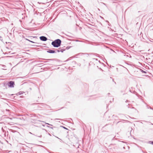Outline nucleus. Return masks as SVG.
Returning <instances> with one entry per match:
<instances>
[{
  "label": "nucleus",
  "instance_id": "f257e3e1",
  "mask_svg": "<svg viewBox=\"0 0 153 153\" xmlns=\"http://www.w3.org/2000/svg\"><path fill=\"white\" fill-rule=\"evenodd\" d=\"M61 43V40L60 39H57L53 41L51 43V45L54 47L57 48L60 46Z\"/></svg>",
  "mask_w": 153,
  "mask_h": 153
},
{
  "label": "nucleus",
  "instance_id": "f03ea898",
  "mask_svg": "<svg viewBox=\"0 0 153 153\" xmlns=\"http://www.w3.org/2000/svg\"><path fill=\"white\" fill-rule=\"evenodd\" d=\"M14 82L13 81H10L8 83V86L10 88H13L14 87Z\"/></svg>",
  "mask_w": 153,
  "mask_h": 153
},
{
  "label": "nucleus",
  "instance_id": "7ed1b4c3",
  "mask_svg": "<svg viewBox=\"0 0 153 153\" xmlns=\"http://www.w3.org/2000/svg\"><path fill=\"white\" fill-rule=\"evenodd\" d=\"M39 38L42 41H45L48 39L46 37L43 36H40Z\"/></svg>",
  "mask_w": 153,
  "mask_h": 153
},
{
  "label": "nucleus",
  "instance_id": "20e7f679",
  "mask_svg": "<svg viewBox=\"0 0 153 153\" xmlns=\"http://www.w3.org/2000/svg\"><path fill=\"white\" fill-rule=\"evenodd\" d=\"M47 52L49 53H56V51L54 50L49 49L47 51Z\"/></svg>",
  "mask_w": 153,
  "mask_h": 153
},
{
  "label": "nucleus",
  "instance_id": "39448f33",
  "mask_svg": "<svg viewBox=\"0 0 153 153\" xmlns=\"http://www.w3.org/2000/svg\"><path fill=\"white\" fill-rule=\"evenodd\" d=\"M65 50V49H62L61 48H59L58 50H57V52H63Z\"/></svg>",
  "mask_w": 153,
  "mask_h": 153
},
{
  "label": "nucleus",
  "instance_id": "423d86ee",
  "mask_svg": "<svg viewBox=\"0 0 153 153\" xmlns=\"http://www.w3.org/2000/svg\"><path fill=\"white\" fill-rule=\"evenodd\" d=\"M140 70L143 73L146 74L147 73L146 72V71H144L143 70H142L141 69H140Z\"/></svg>",
  "mask_w": 153,
  "mask_h": 153
},
{
  "label": "nucleus",
  "instance_id": "0eeeda50",
  "mask_svg": "<svg viewBox=\"0 0 153 153\" xmlns=\"http://www.w3.org/2000/svg\"><path fill=\"white\" fill-rule=\"evenodd\" d=\"M1 66H2L3 67V68H2V69L5 70V68H6V66L5 65H0Z\"/></svg>",
  "mask_w": 153,
  "mask_h": 153
},
{
  "label": "nucleus",
  "instance_id": "6e6552de",
  "mask_svg": "<svg viewBox=\"0 0 153 153\" xmlns=\"http://www.w3.org/2000/svg\"><path fill=\"white\" fill-rule=\"evenodd\" d=\"M23 93V92L20 91L19 92L18 94L19 95H20L22 94Z\"/></svg>",
  "mask_w": 153,
  "mask_h": 153
},
{
  "label": "nucleus",
  "instance_id": "1a4fd4ad",
  "mask_svg": "<svg viewBox=\"0 0 153 153\" xmlns=\"http://www.w3.org/2000/svg\"><path fill=\"white\" fill-rule=\"evenodd\" d=\"M25 39L31 42H32V43H34V42H33V41H31L30 40H29L28 39Z\"/></svg>",
  "mask_w": 153,
  "mask_h": 153
},
{
  "label": "nucleus",
  "instance_id": "9d476101",
  "mask_svg": "<svg viewBox=\"0 0 153 153\" xmlns=\"http://www.w3.org/2000/svg\"><path fill=\"white\" fill-rule=\"evenodd\" d=\"M94 59V60H96V61H98L99 62H100V61H98L97 59Z\"/></svg>",
  "mask_w": 153,
  "mask_h": 153
},
{
  "label": "nucleus",
  "instance_id": "9b49d317",
  "mask_svg": "<svg viewBox=\"0 0 153 153\" xmlns=\"http://www.w3.org/2000/svg\"><path fill=\"white\" fill-rule=\"evenodd\" d=\"M64 129H68L64 127H62Z\"/></svg>",
  "mask_w": 153,
  "mask_h": 153
},
{
  "label": "nucleus",
  "instance_id": "f8f14e48",
  "mask_svg": "<svg viewBox=\"0 0 153 153\" xmlns=\"http://www.w3.org/2000/svg\"><path fill=\"white\" fill-rule=\"evenodd\" d=\"M49 60H53V59H49Z\"/></svg>",
  "mask_w": 153,
  "mask_h": 153
},
{
  "label": "nucleus",
  "instance_id": "ddd939ff",
  "mask_svg": "<svg viewBox=\"0 0 153 153\" xmlns=\"http://www.w3.org/2000/svg\"><path fill=\"white\" fill-rule=\"evenodd\" d=\"M151 143L152 144V145H153V141H152Z\"/></svg>",
  "mask_w": 153,
  "mask_h": 153
},
{
  "label": "nucleus",
  "instance_id": "4468645a",
  "mask_svg": "<svg viewBox=\"0 0 153 153\" xmlns=\"http://www.w3.org/2000/svg\"><path fill=\"white\" fill-rule=\"evenodd\" d=\"M69 48H68V47H67L66 48H67V49H69Z\"/></svg>",
  "mask_w": 153,
  "mask_h": 153
},
{
  "label": "nucleus",
  "instance_id": "2eb2a0df",
  "mask_svg": "<svg viewBox=\"0 0 153 153\" xmlns=\"http://www.w3.org/2000/svg\"><path fill=\"white\" fill-rule=\"evenodd\" d=\"M30 134H32L30 132Z\"/></svg>",
  "mask_w": 153,
  "mask_h": 153
},
{
  "label": "nucleus",
  "instance_id": "dca6fc26",
  "mask_svg": "<svg viewBox=\"0 0 153 153\" xmlns=\"http://www.w3.org/2000/svg\"><path fill=\"white\" fill-rule=\"evenodd\" d=\"M41 136H41H41H38V137H41Z\"/></svg>",
  "mask_w": 153,
  "mask_h": 153
},
{
  "label": "nucleus",
  "instance_id": "f3484780",
  "mask_svg": "<svg viewBox=\"0 0 153 153\" xmlns=\"http://www.w3.org/2000/svg\"><path fill=\"white\" fill-rule=\"evenodd\" d=\"M56 120H60V119H56Z\"/></svg>",
  "mask_w": 153,
  "mask_h": 153
},
{
  "label": "nucleus",
  "instance_id": "a211bd4d",
  "mask_svg": "<svg viewBox=\"0 0 153 153\" xmlns=\"http://www.w3.org/2000/svg\"><path fill=\"white\" fill-rule=\"evenodd\" d=\"M1 38V36H0V38Z\"/></svg>",
  "mask_w": 153,
  "mask_h": 153
},
{
  "label": "nucleus",
  "instance_id": "6ab92c4d",
  "mask_svg": "<svg viewBox=\"0 0 153 153\" xmlns=\"http://www.w3.org/2000/svg\"><path fill=\"white\" fill-rule=\"evenodd\" d=\"M22 96H20V97H22Z\"/></svg>",
  "mask_w": 153,
  "mask_h": 153
},
{
  "label": "nucleus",
  "instance_id": "aec40b11",
  "mask_svg": "<svg viewBox=\"0 0 153 153\" xmlns=\"http://www.w3.org/2000/svg\"><path fill=\"white\" fill-rule=\"evenodd\" d=\"M47 124H48V125H50V124H48V123H47Z\"/></svg>",
  "mask_w": 153,
  "mask_h": 153
}]
</instances>
